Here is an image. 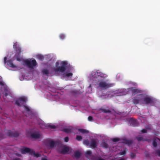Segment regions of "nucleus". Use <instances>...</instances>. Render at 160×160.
<instances>
[{
  "label": "nucleus",
  "instance_id": "nucleus-40",
  "mask_svg": "<svg viewBox=\"0 0 160 160\" xmlns=\"http://www.w3.org/2000/svg\"><path fill=\"white\" fill-rule=\"evenodd\" d=\"M130 155L132 158H133L136 156L135 154L133 153H131Z\"/></svg>",
  "mask_w": 160,
  "mask_h": 160
},
{
  "label": "nucleus",
  "instance_id": "nucleus-4",
  "mask_svg": "<svg viewBox=\"0 0 160 160\" xmlns=\"http://www.w3.org/2000/svg\"><path fill=\"white\" fill-rule=\"evenodd\" d=\"M42 134L38 132H27L26 134L27 137L29 139H32V140L40 139L42 138Z\"/></svg>",
  "mask_w": 160,
  "mask_h": 160
},
{
  "label": "nucleus",
  "instance_id": "nucleus-45",
  "mask_svg": "<svg viewBox=\"0 0 160 160\" xmlns=\"http://www.w3.org/2000/svg\"><path fill=\"white\" fill-rule=\"evenodd\" d=\"M15 155L17 156H18V157H21L22 156V155H21V154H20V153H16L15 154Z\"/></svg>",
  "mask_w": 160,
  "mask_h": 160
},
{
  "label": "nucleus",
  "instance_id": "nucleus-20",
  "mask_svg": "<svg viewBox=\"0 0 160 160\" xmlns=\"http://www.w3.org/2000/svg\"><path fill=\"white\" fill-rule=\"evenodd\" d=\"M15 103L19 106H21V105L23 104V103H22V102L19 98L15 101Z\"/></svg>",
  "mask_w": 160,
  "mask_h": 160
},
{
  "label": "nucleus",
  "instance_id": "nucleus-12",
  "mask_svg": "<svg viewBox=\"0 0 160 160\" xmlns=\"http://www.w3.org/2000/svg\"><path fill=\"white\" fill-rule=\"evenodd\" d=\"M46 129H55L58 128V125H55L52 123H49L46 125L45 126Z\"/></svg>",
  "mask_w": 160,
  "mask_h": 160
},
{
  "label": "nucleus",
  "instance_id": "nucleus-32",
  "mask_svg": "<svg viewBox=\"0 0 160 160\" xmlns=\"http://www.w3.org/2000/svg\"><path fill=\"white\" fill-rule=\"evenodd\" d=\"M5 90H6L7 92H6L4 93V94L3 96V97H7L9 95V92L8 91V90H7L6 89H5Z\"/></svg>",
  "mask_w": 160,
  "mask_h": 160
},
{
  "label": "nucleus",
  "instance_id": "nucleus-6",
  "mask_svg": "<svg viewBox=\"0 0 160 160\" xmlns=\"http://www.w3.org/2000/svg\"><path fill=\"white\" fill-rule=\"evenodd\" d=\"M24 62L28 67L31 68H33L37 65V62L34 59L32 60H25Z\"/></svg>",
  "mask_w": 160,
  "mask_h": 160
},
{
  "label": "nucleus",
  "instance_id": "nucleus-13",
  "mask_svg": "<svg viewBox=\"0 0 160 160\" xmlns=\"http://www.w3.org/2000/svg\"><path fill=\"white\" fill-rule=\"evenodd\" d=\"M16 52V59L18 61H20L21 60V59L19 57L22 51H21V48L20 47L19 48H18V49L15 50Z\"/></svg>",
  "mask_w": 160,
  "mask_h": 160
},
{
  "label": "nucleus",
  "instance_id": "nucleus-44",
  "mask_svg": "<svg viewBox=\"0 0 160 160\" xmlns=\"http://www.w3.org/2000/svg\"><path fill=\"white\" fill-rule=\"evenodd\" d=\"M7 58L5 57L4 58V62L5 64H6L7 62Z\"/></svg>",
  "mask_w": 160,
  "mask_h": 160
},
{
  "label": "nucleus",
  "instance_id": "nucleus-42",
  "mask_svg": "<svg viewBox=\"0 0 160 160\" xmlns=\"http://www.w3.org/2000/svg\"><path fill=\"white\" fill-rule=\"evenodd\" d=\"M69 140L68 138V137H66L64 138V141L65 142H67Z\"/></svg>",
  "mask_w": 160,
  "mask_h": 160
},
{
  "label": "nucleus",
  "instance_id": "nucleus-19",
  "mask_svg": "<svg viewBox=\"0 0 160 160\" xmlns=\"http://www.w3.org/2000/svg\"><path fill=\"white\" fill-rule=\"evenodd\" d=\"M100 110L102 111V112L105 113H111V111L110 110L108 109L101 108L100 109Z\"/></svg>",
  "mask_w": 160,
  "mask_h": 160
},
{
  "label": "nucleus",
  "instance_id": "nucleus-48",
  "mask_svg": "<svg viewBox=\"0 0 160 160\" xmlns=\"http://www.w3.org/2000/svg\"><path fill=\"white\" fill-rule=\"evenodd\" d=\"M64 131L65 132H66L67 133H68L70 132V131H71L66 130V131Z\"/></svg>",
  "mask_w": 160,
  "mask_h": 160
},
{
  "label": "nucleus",
  "instance_id": "nucleus-22",
  "mask_svg": "<svg viewBox=\"0 0 160 160\" xmlns=\"http://www.w3.org/2000/svg\"><path fill=\"white\" fill-rule=\"evenodd\" d=\"M157 139H158L160 141V139L159 138H154L152 142V145L154 147H156L157 146V142L156 141Z\"/></svg>",
  "mask_w": 160,
  "mask_h": 160
},
{
  "label": "nucleus",
  "instance_id": "nucleus-47",
  "mask_svg": "<svg viewBox=\"0 0 160 160\" xmlns=\"http://www.w3.org/2000/svg\"><path fill=\"white\" fill-rule=\"evenodd\" d=\"M0 85L1 86H3L4 85V84L1 81L0 82Z\"/></svg>",
  "mask_w": 160,
  "mask_h": 160
},
{
  "label": "nucleus",
  "instance_id": "nucleus-30",
  "mask_svg": "<svg viewBox=\"0 0 160 160\" xmlns=\"http://www.w3.org/2000/svg\"><path fill=\"white\" fill-rule=\"evenodd\" d=\"M38 58L39 60L42 61L43 60L44 57L41 55H38Z\"/></svg>",
  "mask_w": 160,
  "mask_h": 160
},
{
  "label": "nucleus",
  "instance_id": "nucleus-41",
  "mask_svg": "<svg viewBox=\"0 0 160 160\" xmlns=\"http://www.w3.org/2000/svg\"><path fill=\"white\" fill-rule=\"evenodd\" d=\"M80 132H81L82 133H88L89 132V131H84V130H83V131H79Z\"/></svg>",
  "mask_w": 160,
  "mask_h": 160
},
{
  "label": "nucleus",
  "instance_id": "nucleus-29",
  "mask_svg": "<svg viewBox=\"0 0 160 160\" xmlns=\"http://www.w3.org/2000/svg\"><path fill=\"white\" fill-rule=\"evenodd\" d=\"M28 153H29L30 155H34V154H35V152L34 150L33 149H30V152H28Z\"/></svg>",
  "mask_w": 160,
  "mask_h": 160
},
{
  "label": "nucleus",
  "instance_id": "nucleus-49",
  "mask_svg": "<svg viewBox=\"0 0 160 160\" xmlns=\"http://www.w3.org/2000/svg\"><path fill=\"white\" fill-rule=\"evenodd\" d=\"M147 131H141L142 133H147Z\"/></svg>",
  "mask_w": 160,
  "mask_h": 160
},
{
  "label": "nucleus",
  "instance_id": "nucleus-31",
  "mask_svg": "<svg viewBox=\"0 0 160 160\" xmlns=\"http://www.w3.org/2000/svg\"><path fill=\"white\" fill-rule=\"evenodd\" d=\"M24 107L26 111L27 112H29L31 111L30 109L26 105H24Z\"/></svg>",
  "mask_w": 160,
  "mask_h": 160
},
{
  "label": "nucleus",
  "instance_id": "nucleus-54",
  "mask_svg": "<svg viewBox=\"0 0 160 160\" xmlns=\"http://www.w3.org/2000/svg\"><path fill=\"white\" fill-rule=\"evenodd\" d=\"M63 130H69L68 129H64Z\"/></svg>",
  "mask_w": 160,
  "mask_h": 160
},
{
  "label": "nucleus",
  "instance_id": "nucleus-8",
  "mask_svg": "<svg viewBox=\"0 0 160 160\" xmlns=\"http://www.w3.org/2000/svg\"><path fill=\"white\" fill-rule=\"evenodd\" d=\"M61 149H58V152L63 154H65L67 153L70 150V148L65 145L63 146L62 147Z\"/></svg>",
  "mask_w": 160,
  "mask_h": 160
},
{
  "label": "nucleus",
  "instance_id": "nucleus-1",
  "mask_svg": "<svg viewBox=\"0 0 160 160\" xmlns=\"http://www.w3.org/2000/svg\"><path fill=\"white\" fill-rule=\"evenodd\" d=\"M108 76L105 73L99 72L98 70L96 72H92L91 77L92 80L95 82L99 83V87L102 88L107 89L112 86V84L109 83H107L105 82H102V81L107 77Z\"/></svg>",
  "mask_w": 160,
  "mask_h": 160
},
{
  "label": "nucleus",
  "instance_id": "nucleus-5",
  "mask_svg": "<svg viewBox=\"0 0 160 160\" xmlns=\"http://www.w3.org/2000/svg\"><path fill=\"white\" fill-rule=\"evenodd\" d=\"M68 64V62L67 61H62L61 62V66H59L56 68H54L53 70L55 72H59L63 73L65 71Z\"/></svg>",
  "mask_w": 160,
  "mask_h": 160
},
{
  "label": "nucleus",
  "instance_id": "nucleus-7",
  "mask_svg": "<svg viewBox=\"0 0 160 160\" xmlns=\"http://www.w3.org/2000/svg\"><path fill=\"white\" fill-rule=\"evenodd\" d=\"M126 121L128 122V124L132 127H138L139 125V122L137 120L132 118H127L126 119Z\"/></svg>",
  "mask_w": 160,
  "mask_h": 160
},
{
  "label": "nucleus",
  "instance_id": "nucleus-3",
  "mask_svg": "<svg viewBox=\"0 0 160 160\" xmlns=\"http://www.w3.org/2000/svg\"><path fill=\"white\" fill-rule=\"evenodd\" d=\"M44 143L47 149H48L53 148L55 145L59 144L60 142L59 140L54 141L50 139H47L44 141Z\"/></svg>",
  "mask_w": 160,
  "mask_h": 160
},
{
  "label": "nucleus",
  "instance_id": "nucleus-16",
  "mask_svg": "<svg viewBox=\"0 0 160 160\" xmlns=\"http://www.w3.org/2000/svg\"><path fill=\"white\" fill-rule=\"evenodd\" d=\"M7 65L9 66L10 67L13 68H16L17 67V66L13 64L12 61L11 60H8Z\"/></svg>",
  "mask_w": 160,
  "mask_h": 160
},
{
  "label": "nucleus",
  "instance_id": "nucleus-56",
  "mask_svg": "<svg viewBox=\"0 0 160 160\" xmlns=\"http://www.w3.org/2000/svg\"><path fill=\"white\" fill-rule=\"evenodd\" d=\"M142 130H145V129H142Z\"/></svg>",
  "mask_w": 160,
  "mask_h": 160
},
{
  "label": "nucleus",
  "instance_id": "nucleus-2",
  "mask_svg": "<svg viewBox=\"0 0 160 160\" xmlns=\"http://www.w3.org/2000/svg\"><path fill=\"white\" fill-rule=\"evenodd\" d=\"M132 102L134 104H137L139 103L141 104L150 105L152 106L154 104V99L145 94H140L132 99Z\"/></svg>",
  "mask_w": 160,
  "mask_h": 160
},
{
  "label": "nucleus",
  "instance_id": "nucleus-11",
  "mask_svg": "<svg viewBox=\"0 0 160 160\" xmlns=\"http://www.w3.org/2000/svg\"><path fill=\"white\" fill-rule=\"evenodd\" d=\"M9 131L7 133V136L11 137H18L19 134L17 132H13L11 131Z\"/></svg>",
  "mask_w": 160,
  "mask_h": 160
},
{
  "label": "nucleus",
  "instance_id": "nucleus-18",
  "mask_svg": "<svg viewBox=\"0 0 160 160\" xmlns=\"http://www.w3.org/2000/svg\"><path fill=\"white\" fill-rule=\"evenodd\" d=\"M136 138L137 139L138 141L140 142L141 141H149V139H144L142 137L137 136L136 137Z\"/></svg>",
  "mask_w": 160,
  "mask_h": 160
},
{
  "label": "nucleus",
  "instance_id": "nucleus-38",
  "mask_svg": "<svg viewBox=\"0 0 160 160\" xmlns=\"http://www.w3.org/2000/svg\"><path fill=\"white\" fill-rule=\"evenodd\" d=\"M156 153L159 157H160V150H158L156 151Z\"/></svg>",
  "mask_w": 160,
  "mask_h": 160
},
{
  "label": "nucleus",
  "instance_id": "nucleus-55",
  "mask_svg": "<svg viewBox=\"0 0 160 160\" xmlns=\"http://www.w3.org/2000/svg\"><path fill=\"white\" fill-rule=\"evenodd\" d=\"M72 93H76V92L75 91H73L72 92Z\"/></svg>",
  "mask_w": 160,
  "mask_h": 160
},
{
  "label": "nucleus",
  "instance_id": "nucleus-36",
  "mask_svg": "<svg viewBox=\"0 0 160 160\" xmlns=\"http://www.w3.org/2000/svg\"><path fill=\"white\" fill-rule=\"evenodd\" d=\"M112 141L114 142H116L119 141V139L118 138H113L112 139Z\"/></svg>",
  "mask_w": 160,
  "mask_h": 160
},
{
  "label": "nucleus",
  "instance_id": "nucleus-14",
  "mask_svg": "<svg viewBox=\"0 0 160 160\" xmlns=\"http://www.w3.org/2000/svg\"><path fill=\"white\" fill-rule=\"evenodd\" d=\"M73 75L72 73L70 71H67L64 73L63 74V77L64 78H71Z\"/></svg>",
  "mask_w": 160,
  "mask_h": 160
},
{
  "label": "nucleus",
  "instance_id": "nucleus-35",
  "mask_svg": "<svg viewBox=\"0 0 160 160\" xmlns=\"http://www.w3.org/2000/svg\"><path fill=\"white\" fill-rule=\"evenodd\" d=\"M19 98L22 102H26V100L25 98L21 97Z\"/></svg>",
  "mask_w": 160,
  "mask_h": 160
},
{
  "label": "nucleus",
  "instance_id": "nucleus-52",
  "mask_svg": "<svg viewBox=\"0 0 160 160\" xmlns=\"http://www.w3.org/2000/svg\"><path fill=\"white\" fill-rule=\"evenodd\" d=\"M41 160H48L47 158H42Z\"/></svg>",
  "mask_w": 160,
  "mask_h": 160
},
{
  "label": "nucleus",
  "instance_id": "nucleus-39",
  "mask_svg": "<svg viewBox=\"0 0 160 160\" xmlns=\"http://www.w3.org/2000/svg\"><path fill=\"white\" fill-rule=\"evenodd\" d=\"M34 156L37 157H40L41 156V154L39 153H35L34 154Z\"/></svg>",
  "mask_w": 160,
  "mask_h": 160
},
{
  "label": "nucleus",
  "instance_id": "nucleus-33",
  "mask_svg": "<svg viewBox=\"0 0 160 160\" xmlns=\"http://www.w3.org/2000/svg\"><path fill=\"white\" fill-rule=\"evenodd\" d=\"M59 37L61 39H63L65 38V36L63 34H61L59 35Z\"/></svg>",
  "mask_w": 160,
  "mask_h": 160
},
{
  "label": "nucleus",
  "instance_id": "nucleus-24",
  "mask_svg": "<svg viewBox=\"0 0 160 160\" xmlns=\"http://www.w3.org/2000/svg\"><path fill=\"white\" fill-rule=\"evenodd\" d=\"M42 72L44 74H45L47 76L48 75L49 73V71L46 69H43L42 71Z\"/></svg>",
  "mask_w": 160,
  "mask_h": 160
},
{
  "label": "nucleus",
  "instance_id": "nucleus-46",
  "mask_svg": "<svg viewBox=\"0 0 160 160\" xmlns=\"http://www.w3.org/2000/svg\"><path fill=\"white\" fill-rule=\"evenodd\" d=\"M59 62H56V64H55V66L56 67H58L59 65Z\"/></svg>",
  "mask_w": 160,
  "mask_h": 160
},
{
  "label": "nucleus",
  "instance_id": "nucleus-23",
  "mask_svg": "<svg viewBox=\"0 0 160 160\" xmlns=\"http://www.w3.org/2000/svg\"><path fill=\"white\" fill-rule=\"evenodd\" d=\"M83 143L85 145L88 146L90 145V142L88 139H85L83 140Z\"/></svg>",
  "mask_w": 160,
  "mask_h": 160
},
{
  "label": "nucleus",
  "instance_id": "nucleus-21",
  "mask_svg": "<svg viewBox=\"0 0 160 160\" xmlns=\"http://www.w3.org/2000/svg\"><path fill=\"white\" fill-rule=\"evenodd\" d=\"M81 155V153L78 151H77L75 152L74 156L77 158H79Z\"/></svg>",
  "mask_w": 160,
  "mask_h": 160
},
{
  "label": "nucleus",
  "instance_id": "nucleus-27",
  "mask_svg": "<svg viewBox=\"0 0 160 160\" xmlns=\"http://www.w3.org/2000/svg\"><path fill=\"white\" fill-rule=\"evenodd\" d=\"M102 146L104 148H107L108 147V144L105 142H103L101 143Z\"/></svg>",
  "mask_w": 160,
  "mask_h": 160
},
{
  "label": "nucleus",
  "instance_id": "nucleus-28",
  "mask_svg": "<svg viewBox=\"0 0 160 160\" xmlns=\"http://www.w3.org/2000/svg\"><path fill=\"white\" fill-rule=\"evenodd\" d=\"M86 156L88 157V156L91 155L92 154V152L90 150H88L86 152Z\"/></svg>",
  "mask_w": 160,
  "mask_h": 160
},
{
  "label": "nucleus",
  "instance_id": "nucleus-51",
  "mask_svg": "<svg viewBox=\"0 0 160 160\" xmlns=\"http://www.w3.org/2000/svg\"><path fill=\"white\" fill-rule=\"evenodd\" d=\"M97 160H104V159H102V158H98Z\"/></svg>",
  "mask_w": 160,
  "mask_h": 160
},
{
  "label": "nucleus",
  "instance_id": "nucleus-25",
  "mask_svg": "<svg viewBox=\"0 0 160 160\" xmlns=\"http://www.w3.org/2000/svg\"><path fill=\"white\" fill-rule=\"evenodd\" d=\"M146 129L148 130H152V126L151 124L146 125L145 126Z\"/></svg>",
  "mask_w": 160,
  "mask_h": 160
},
{
  "label": "nucleus",
  "instance_id": "nucleus-37",
  "mask_svg": "<svg viewBox=\"0 0 160 160\" xmlns=\"http://www.w3.org/2000/svg\"><path fill=\"white\" fill-rule=\"evenodd\" d=\"M88 121H92L93 120L92 117L91 116H89L88 117Z\"/></svg>",
  "mask_w": 160,
  "mask_h": 160
},
{
  "label": "nucleus",
  "instance_id": "nucleus-15",
  "mask_svg": "<svg viewBox=\"0 0 160 160\" xmlns=\"http://www.w3.org/2000/svg\"><path fill=\"white\" fill-rule=\"evenodd\" d=\"M122 142L124 144H127L128 146H129L132 143L133 141L131 140L124 139H123Z\"/></svg>",
  "mask_w": 160,
  "mask_h": 160
},
{
  "label": "nucleus",
  "instance_id": "nucleus-9",
  "mask_svg": "<svg viewBox=\"0 0 160 160\" xmlns=\"http://www.w3.org/2000/svg\"><path fill=\"white\" fill-rule=\"evenodd\" d=\"M129 91L131 92L132 96H134L136 94L141 92V91L140 90L136 88H129Z\"/></svg>",
  "mask_w": 160,
  "mask_h": 160
},
{
  "label": "nucleus",
  "instance_id": "nucleus-53",
  "mask_svg": "<svg viewBox=\"0 0 160 160\" xmlns=\"http://www.w3.org/2000/svg\"><path fill=\"white\" fill-rule=\"evenodd\" d=\"M78 130H86L85 129H78Z\"/></svg>",
  "mask_w": 160,
  "mask_h": 160
},
{
  "label": "nucleus",
  "instance_id": "nucleus-43",
  "mask_svg": "<svg viewBox=\"0 0 160 160\" xmlns=\"http://www.w3.org/2000/svg\"><path fill=\"white\" fill-rule=\"evenodd\" d=\"M126 152L125 151H123V152H122L120 153V154L121 155H124L125 154Z\"/></svg>",
  "mask_w": 160,
  "mask_h": 160
},
{
  "label": "nucleus",
  "instance_id": "nucleus-50",
  "mask_svg": "<svg viewBox=\"0 0 160 160\" xmlns=\"http://www.w3.org/2000/svg\"><path fill=\"white\" fill-rule=\"evenodd\" d=\"M146 157H149V155L148 154H146Z\"/></svg>",
  "mask_w": 160,
  "mask_h": 160
},
{
  "label": "nucleus",
  "instance_id": "nucleus-17",
  "mask_svg": "<svg viewBox=\"0 0 160 160\" xmlns=\"http://www.w3.org/2000/svg\"><path fill=\"white\" fill-rule=\"evenodd\" d=\"M30 148H24L23 149H21V152L22 154H24L26 153H28L30 152Z\"/></svg>",
  "mask_w": 160,
  "mask_h": 160
},
{
  "label": "nucleus",
  "instance_id": "nucleus-34",
  "mask_svg": "<svg viewBox=\"0 0 160 160\" xmlns=\"http://www.w3.org/2000/svg\"><path fill=\"white\" fill-rule=\"evenodd\" d=\"M82 139V137L81 136L77 135L76 138V139L78 141H81Z\"/></svg>",
  "mask_w": 160,
  "mask_h": 160
},
{
  "label": "nucleus",
  "instance_id": "nucleus-26",
  "mask_svg": "<svg viewBox=\"0 0 160 160\" xmlns=\"http://www.w3.org/2000/svg\"><path fill=\"white\" fill-rule=\"evenodd\" d=\"M13 46V48L15 50L18 49V48L20 47L17 42H16L14 43Z\"/></svg>",
  "mask_w": 160,
  "mask_h": 160
},
{
  "label": "nucleus",
  "instance_id": "nucleus-10",
  "mask_svg": "<svg viewBox=\"0 0 160 160\" xmlns=\"http://www.w3.org/2000/svg\"><path fill=\"white\" fill-rule=\"evenodd\" d=\"M98 146V143L96 140L92 139L91 140V142H90L89 147L90 148L94 149Z\"/></svg>",
  "mask_w": 160,
  "mask_h": 160
}]
</instances>
